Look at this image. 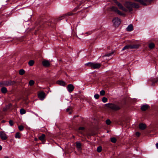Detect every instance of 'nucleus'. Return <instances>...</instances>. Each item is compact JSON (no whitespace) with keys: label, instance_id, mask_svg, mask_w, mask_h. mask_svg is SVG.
<instances>
[{"label":"nucleus","instance_id":"obj_17","mask_svg":"<svg viewBox=\"0 0 158 158\" xmlns=\"http://www.w3.org/2000/svg\"><path fill=\"white\" fill-rule=\"evenodd\" d=\"M148 107V106L147 105H143L141 106V109L142 110L145 111L146 110Z\"/></svg>","mask_w":158,"mask_h":158},{"label":"nucleus","instance_id":"obj_1","mask_svg":"<svg viewBox=\"0 0 158 158\" xmlns=\"http://www.w3.org/2000/svg\"><path fill=\"white\" fill-rule=\"evenodd\" d=\"M85 65L88 66L90 67L91 69H98L101 66V64L100 63L93 62H89L86 63Z\"/></svg>","mask_w":158,"mask_h":158},{"label":"nucleus","instance_id":"obj_14","mask_svg":"<svg viewBox=\"0 0 158 158\" xmlns=\"http://www.w3.org/2000/svg\"><path fill=\"white\" fill-rule=\"evenodd\" d=\"M45 135L44 134H42L41 136H39V139L41 141H43L45 140Z\"/></svg>","mask_w":158,"mask_h":158},{"label":"nucleus","instance_id":"obj_35","mask_svg":"<svg viewBox=\"0 0 158 158\" xmlns=\"http://www.w3.org/2000/svg\"><path fill=\"white\" fill-rule=\"evenodd\" d=\"M9 123L10 125L11 126H13V122L11 120H10L9 121Z\"/></svg>","mask_w":158,"mask_h":158},{"label":"nucleus","instance_id":"obj_3","mask_svg":"<svg viewBox=\"0 0 158 158\" xmlns=\"http://www.w3.org/2000/svg\"><path fill=\"white\" fill-rule=\"evenodd\" d=\"M133 3L128 2H126L125 4V6L128 9V10L131 12L132 10V8H133Z\"/></svg>","mask_w":158,"mask_h":158},{"label":"nucleus","instance_id":"obj_43","mask_svg":"<svg viewBox=\"0 0 158 158\" xmlns=\"http://www.w3.org/2000/svg\"><path fill=\"white\" fill-rule=\"evenodd\" d=\"M2 149V147L0 145V151Z\"/></svg>","mask_w":158,"mask_h":158},{"label":"nucleus","instance_id":"obj_2","mask_svg":"<svg viewBox=\"0 0 158 158\" xmlns=\"http://www.w3.org/2000/svg\"><path fill=\"white\" fill-rule=\"evenodd\" d=\"M106 106L107 107L115 110H118L120 109V107L112 103L106 104Z\"/></svg>","mask_w":158,"mask_h":158},{"label":"nucleus","instance_id":"obj_6","mask_svg":"<svg viewBox=\"0 0 158 158\" xmlns=\"http://www.w3.org/2000/svg\"><path fill=\"white\" fill-rule=\"evenodd\" d=\"M72 15H73V13H69L67 14H65L63 16H60L59 20H62L64 19H68V18H67L68 16Z\"/></svg>","mask_w":158,"mask_h":158},{"label":"nucleus","instance_id":"obj_25","mask_svg":"<svg viewBox=\"0 0 158 158\" xmlns=\"http://www.w3.org/2000/svg\"><path fill=\"white\" fill-rule=\"evenodd\" d=\"M35 83L34 81L33 80H31L29 81V84L30 86L33 85Z\"/></svg>","mask_w":158,"mask_h":158},{"label":"nucleus","instance_id":"obj_24","mask_svg":"<svg viewBox=\"0 0 158 158\" xmlns=\"http://www.w3.org/2000/svg\"><path fill=\"white\" fill-rule=\"evenodd\" d=\"M34 63V61L33 60H31L28 62V64L30 66H32Z\"/></svg>","mask_w":158,"mask_h":158},{"label":"nucleus","instance_id":"obj_33","mask_svg":"<svg viewBox=\"0 0 158 158\" xmlns=\"http://www.w3.org/2000/svg\"><path fill=\"white\" fill-rule=\"evenodd\" d=\"M94 97L95 99H98L99 97V96L98 94H95L94 95Z\"/></svg>","mask_w":158,"mask_h":158},{"label":"nucleus","instance_id":"obj_36","mask_svg":"<svg viewBox=\"0 0 158 158\" xmlns=\"http://www.w3.org/2000/svg\"><path fill=\"white\" fill-rule=\"evenodd\" d=\"M113 52H111V53H108V54H106V56H110L112 54H113Z\"/></svg>","mask_w":158,"mask_h":158},{"label":"nucleus","instance_id":"obj_47","mask_svg":"<svg viewBox=\"0 0 158 158\" xmlns=\"http://www.w3.org/2000/svg\"><path fill=\"white\" fill-rule=\"evenodd\" d=\"M80 133H81V132L80 131H79Z\"/></svg>","mask_w":158,"mask_h":158},{"label":"nucleus","instance_id":"obj_4","mask_svg":"<svg viewBox=\"0 0 158 158\" xmlns=\"http://www.w3.org/2000/svg\"><path fill=\"white\" fill-rule=\"evenodd\" d=\"M0 137L3 140H6L8 137L4 131H1L0 132Z\"/></svg>","mask_w":158,"mask_h":158},{"label":"nucleus","instance_id":"obj_5","mask_svg":"<svg viewBox=\"0 0 158 158\" xmlns=\"http://www.w3.org/2000/svg\"><path fill=\"white\" fill-rule=\"evenodd\" d=\"M38 97L41 100H43L45 97V94L43 92H40L38 94Z\"/></svg>","mask_w":158,"mask_h":158},{"label":"nucleus","instance_id":"obj_38","mask_svg":"<svg viewBox=\"0 0 158 158\" xmlns=\"http://www.w3.org/2000/svg\"><path fill=\"white\" fill-rule=\"evenodd\" d=\"M135 135L137 136H139L140 135V134L139 132H137L136 133Z\"/></svg>","mask_w":158,"mask_h":158},{"label":"nucleus","instance_id":"obj_37","mask_svg":"<svg viewBox=\"0 0 158 158\" xmlns=\"http://www.w3.org/2000/svg\"><path fill=\"white\" fill-rule=\"evenodd\" d=\"M84 129V127H81L79 128V130H83Z\"/></svg>","mask_w":158,"mask_h":158},{"label":"nucleus","instance_id":"obj_22","mask_svg":"<svg viewBox=\"0 0 158 158\" xmlns=\"http://www.w3.org/2000/svg\"><path fill=\"white\" fill-rule=\"evenodd\" d=\"M20 112L21 114H25L26 113V111L24 109L22 108L20 110Z\"/></svg>","mask_w":158,"mask_h":158},{"label":"nucleus","instance_id":"obj_13","mask_svg":"<svg viewBox=\"0 0 158 158\" xmlns=\"http://www.w3.org/2000/svg\"><path fill=\"white\" fill-rule=\"evenodd\" d=\"M133 26L132 24H131L128 26L126 28L127 31H131L133 30Z\"/></svg>","mask_w":158,"mask_h":158},{"label":"nucleus","instance_id":"obj_18","mask_svg":"<svg viewBox=\"0 0 158 158\" xmlns=\"http://www.w3.org/2000/svg\"><path fill=\"white\" fill-rule=\"evenodd\" d=\"M57 83L58 84L62 86H64L65 85V83L62 81H57Z\"/></svg>","mask_w":158,"mask_h":158},{"label":"nucleus","instance_id":"obj_11","mask_svg":"<svg viewBox=\"0 0 158 158\" xmlns=\"http://www.w3.org/2000/svg\"><path fill=\"white\" fill-rule=\"evenodd\" d=\"M113 24L115 27H118L121 23V20H112Z\"/></svg>","mask_w":158,"mask_h":158},{"label":"nucleus","instance_id":"obj_21","mask_svg":"<svg viewBox=\"0 0 158 158\" xmlns=\"http://www.w3.org/2000/svg\"><path fill=\"white\" fill-rule=\"evenodd\" d=\"M21 137V135L19 132H17L15 135V138L16 139H20Z\"/></svg>","mask_w":158,"mask_h":158},{"label":"nucleus","instance_id":"obj_32","mask_svg":"<svg viewBox=\"0 0 158 158\" xmlns=\"http://www.w3.org/2000/svg\"><path fill=\"white\" fill-rule=\"evenodd\" d=\"M100 94L102 96H103L105 94V91L103 90H102L100 92Z\"/></svg>","mask_w":158,"mask_h":158},{"label":"nucleus","instance_id":"obj_19","mask_svg":"<svg viewBox=\"0 0 158 158\" xmlns=\"http://www.w3.org/2000/svg\"><path fill=\"white\" fill-rule=\"evenodd\" d=\"M1 91L2 93L5 94L7 92V89L6 88L3 87L1 89Z\"/></svg>","mask_w":158,"mask_h":158},{"label":"nucleus","instance_id":"obj_10","mask_svg":"<svg viewBox=\"0 0 158 158\" xmlns=\"http://www.w3.org/2000/svg\"><path fill=\"white\" fill-rule=\"evenodd\" d=\"M42 64L44 66L48 67L49 66L50 64L49 61L45 60L43 61Z\"/></svg>","mask_w":158,"mask_h":158},{"label":"nucleus","instance_id":"obj_26","mask_svg":"<svg viewBox=\"0 0 158 158\" xmlns=\"http://www.w3.org/2000/svg\"><path fill=\"white\" fill-rule=\"evenodd\" d=\"M154 46L155 45L153 43H151L150 44H149V47L151 49L153 48H154Z\"/></svg>","mask_w":158,"mask_h":158},{"label":"nucleus","instance_id":"obj_40","mask_svg":"<svg viewBox=\"0 0 158 158\" xmlns=\"http://www.w3.org/2000/svg\"><path fill=\"white\" fill-rule=\"evenodd\" d=\"M88 33H89V34L90 35L91 34L92 32L90 31V32H87L86 33V34H88Z\"/></svg>","mask_w":158,"mask_h":158},{"label":"nucleus","instance_id":"obj_29","mask_svg":"<svg viewBox=\"0 0 158 158\" xmlns=\"http://www.w3.org/2000/svg\"><path fill=\"white\" fill-rule=\"evenodd\" d=\"M102 100L103 102L105 103L107 101V99L106 98L104 97L102 98Z\"/></svg>","mask_w":158,"mask_h":158},{"label":"nucleus","instance_id":"obj_30","mask_svg":"<svg viewBox=\"0 0 158 158\" xmlns=\"http://www.w3.org/2000/svg\"><path fill=\"white\" fill-rule=\"evenodd\" d=\"M102 150V147L101 146H99L97 148V151L99 152H101Z\"/></svg>","mask_w":158,"mask_h":158},{"label":"nucleus","instance_id":"obj_7","mask_svg":"<svg viewBox=\"0 0 158 158\" xmlns=\"http://www.w3.org/2000/svg\"><path fill=\"white\" fill-rule=\"evenodd\" d=\"M116 3L117 5L119 7V8L124 11H127V9L125 8L120 3L118 2H116Z\"/></svg>","mask_w":158,"mask_h":158},{"label":"nucleus","instance_id":"obj_23","mask_svg":"<svg viewBox=\"0 0 158 158\" xmlns=\"http://www.w3.org/2000/svg\"><path fill=\"white\" fill-rule=\"evenodd\" d=\"M25 73V71L23 69H21L19 70V73L20 75H23Z\"/></svg>","mask_w":158,"mask_h":158},{"label":"nucleus","instance_id":"obj_27","mask_svg":"<svg viewBox=\"0 0 158 158\" xmlns=\"http://www.w3.org/2000/svg\"><path fill=\"white\" fill-rule=\"evenodd\" d=\"M111 141L113 143H115L116 142V139L114 137L110 139Z\"/></svg>","mask_w":158,"mask_h":158},{"label":"nucleus","instance_id":"obj_44","mask_svg":"<svg viewBox=\"0 0 158 158\" xmlns=\"http://www.w3.org/2000/svg\"><path fill=\"white\" fill-rule=\"evenodd\" d=\"M34 114H35L36 116H38V115L37 114H35V113H34Z\"/></svg>","mask_w":158,"mask_h":158},{"label":"nucleus","instance_id":"obj_45","mask_svg":"<svg viewBox=\"0 0 158 158\" xmlns=\"http://www.w3.org/2000/svg\"><path fill=\"white\" fill-rule=\"evenodd\" d=\"M9 105V106L10 107L11 106H12L11 104H10Z\"/></svg>","mask_w":158,"mask_h":158},{"label":"nucleus","instance_id":"obj_15","mask_svg":"<svg viewBox=\"0 0 158 158\" xmlns=\"http://www.w3.org/2000/svg\"><path fill=\"white\" fill-rule=\"evenodd\" d=\"M130 45V49L137 48H138L139 46V45L137 44Z\"/></svg>","mask_w":158,"mask_h":158},{"label":"nucleus","instance_id":"obj_9","mask_svg":"<svg viewBox=\"0 0 158 158\" xmlns=\"http://www.w3.org/2000/svg\"><path fill=\"white\" fill-rule=\"evenodd\" d=\"M111 10H112L114 11H115L118 14L122 15H123L122 13L119 10H118L117 8L114 6H113L111 8Z\"/></svg>","mask_w":158,"mask_h":158},{"label":"nucleus","instance_id":"obj_46","mask_svg":"<svg viewBox=\"0 0 158 158\" xmlns=\"http://www.w3.org/2000/svg\"><path fill=\"white\" fill-rule=\"evenodd\" d=\"M71 114V112H69V114Z\"/></svg>","mask_w":158,"mask_h":158},{"label":"nucleus","instance_id":"obj_28","mask_svg":"<svg viewBox=\"0 0 158 158\" xmlns=\"http://www.w3.org/2000/svg\"><path fill=\"white\" fill-rule=\"evenodd\" d=\"M133 5L132 6H133V7H135L136 8H138L139 7V6L138 4L133 3Z\"/></svg>","mask_w":158,"mask_h":158},{"label":"nucleus","instance_id":"obj_12","mask_svg":"<svg viewBox=\"0 0 158 158\" xmlns=\"http://www.w3.org/2000/svg\"><path fill=\"white\" fill-rule=\"evenodd\" d=\"M139 127L140 129L143 130L146 127V126L145 124L141 123L139 124Z\"/></svg>","mask_w":158,"mask_h":158},{"label":"nucleus","instance_id":"obj_16","mask_svg":"<svg viewBox=\"0 0 158 158\" xmlns=\"http://www.w3.org/2000/svg\"><path fill=\"white\" fill-rule=\"evenodd\" d=\"M77 147L79 151H80L81 150V144L78 142H76Z\"/></svg>","mask_w":158,"mask_h":158},{"label":"nucleus","instance_id":"obj_34","mask_svg":"<svg viewBox=\"0 0 158 158\" xmlns=\"http://www.w3.org/2000/svg\"><path fill=\"white\" fill-rule=\"evenodd\" d=\"M111 121L109 119H107L106 121V123L107 125H110L111 123Z\"/></svg>","mask_w":158,"mask_h":158},{"label":"nucleus","instance_id":"obj_20","mask_svg":"<svg viewBox=\"0 0 158 158\" xmlns=\"http://www.w3.org/2000/svg\"><path fill=\"white\" fill-rule=\"evenodd\" d=\"M130 49V45H127L124 46L122 49V51H123L126 49Z\"/></svg>","mask_w":158,"mask_h":158},{"label":"nucleus","instance_id":"obj_41","mask_svg":"<svg viewBox=\"0 0 158 158\" xmlns=\"http://www.w3.org/2000/svg\"><path fill=\"white\" fill-rule=\"evenodd\" d=\"M69 110L70 109L69 108H68L66 109V111L68 112Z\"/></svg>","mask_w":158,"mask_h":158},{"label":"nucleus","instance_id":"obj_8","mask_svg":"<svg viewBox=\"0 0 158 158\" xmlns=\"http://www.w3.org/2000/svg\"><path fill=\"white\" fill-rule=\"evenodd\" d=\"M67 88L68 91L71 93L73 90L74 87L72 85L70 84L68 85Z\"/></svg>","mask_w":158,"mask_h":158},{"label":"nucleus","instance_id":"obj_42","mask_svg":"<svg viewBox=\"0 0 158 158\" xmlns=\"http://www.w3.org/2000/svg\"><path fill=\"white\" fill-rule=\"evenodd\" d=\"M113 20H116V18H115H115H114L113 19ZM116 20H120V19H118V18H117V19H116Z\"/></svg>","mask_w":158,"mask_h":158},{"label":"nucleus","instance_id":"obj_31","mask_svg":"<svg viewBox=\"0 0 158 158\" xmlns=\"http://www.w3.org/2000/svg\"><path fill=\"white\" fill-rule=\"evenodd\" d=\"M23 128H24L23 127L22 125L19 126L18 127V128H19V130L21 131H23Z\"/></svg>","mask_w":158,"mask_h":158},{"label":"nucleus","instance_id":"obj_39","mask_svg":"<svg viewBox=\"0 0 158 158\" xmlns=\"http://www.w3.org/2000/svg\"><path fill=\"white\" fill-rule=\"evenodd\" d=\"M156 148H158V143H156Z\"/></svg>","mask_w":158,"mask_h":158}]
</instances>
